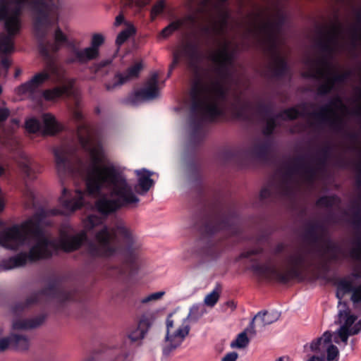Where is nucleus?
Wrapping results in <instances>:
<instances>
[{"mask_svg":"<svg viewBox=\"0 0 361 361\" xmlns=\"http://www.w3.org/2000/svg\"><path fill=\"white\" fill-rule=\"evenodd\" d=\"M349 114V108L341 97L336 95L329 104L314 111L310 118L329 127L334 132L340 133L344 129L345 120Z\"/></svg>","mask_w":361,"mask_h":361,"instance_id":"9","label":"nucleus"},{"mask_svg":"<svg viewBox=\"0 0 361 361\" xmlns=\"http://www.w3.org/2000/svg\"><path fill=\"white\" fill-rule=\"evenodd\" d=\"M276 361H285L284 360V357H279L276 360Z\"/></svg>","mask_w":361,"mask_h":361,"instance_id":"55","label":"nucleus"},{"mask_svg":"<svg viewBox=\"0 0 361 361\" xmlns=\"http://www.w3.org/2000/svg\"><path fill=\"white\" fill-rule=\"evenodd\" d=\"M316 229L308 233L311 250L298 249L289 254L283 267H278L271 259L262 261L251 259L250 269L253 274L264 279H274L286 283L292 279H301L310 269L326 271L328 262L338 260L348 255L343 248L324 237H318Z\"/></svg>","mask_w":361,"mask_h":361,"instance_id":"4","label":"nucleus"},{"mask_svg":"<svg viewBox=\"0 0 361 361\" xmlns=\"http://www.w3.org/2000/svg\"><path fill=\"white\" fill-rule=\"evenodd\" d=\"M44 317L36 316L32 318L16 317L12 322V329L16 331H25L35 329L42 324Z\"/></svg>","mask_w":361,"mask_h":361,"instance_id":"19","label":"nucleus"},{"mask_svg":"<svg viewBox=\"0 0 361 361\" xmlns=\"http://www.w3.org/2000/svg\"><path fill=\"white\" fill-rule=\"evenodd\" d=\"M338 38V34L334 32L326 41L322 42V47L323 50L327 53L333 52L337 44Z\"/></svg>","mask_w":361,"mask_h":361,"instance_id":"29","label":"nucleus"},{"mask_svg":"<svg viewBox=\"0 0 361 361\" xmlns=\"http://www.w3.org/2000/svg\"><path fill=\"white\" fill-rule=\"evenodd\" d=\"M25 128L30 133H36L41 130V124L37 119L31 118L26 121Z\"/></svg>","mask_w":361,"mask_h":361,"instance_id":"34","label":"nucleus"},{"mask_svg":"<svg viewBox=\"0 0 361 361\" xmlns=\"http://www.w3.org/2000/svg\"><path fill=\"white\" fill-rule=\"evenodd\" d=\"M24 196L27 202H26V206L27 207H30L31 206H34L35 204L32 202L34 200V192L30 188H27L24 192Z\"/></svg>","mask_w":361,"mask_h":361,"instance_id":"39","label":"nucleus"},{"mask_svg":"<svg viewBox=\"0 0 361 361\" xmlns=\"http://www.w3.org/2000/svg\"><path fill=\"white\" fill-rule=\"evenodd\" d=\"M188 20L192 24L195 23V19L192 17H188Z\"/></svg>","mask_w":361,"mask_h":361,"instance_id":"52","label":"nucleus"},{"mask_svg":"<svg viewBox=\"0 0 361 361\" xmlns=\"http://www.w3.org/2000/svg\"><path fill=\"white\" fill-rule=\"evenodd\" d=\"M315 277H316V278H319V277H320V276H319V274H315Z\"/></svg>","mask_w":361,"mask_h":361,"instance_id":"56","label":"nucleus"},{"mask_svg":"<svg viewBox=\"0 0 361 361\" xmlns=\"http://www.w3.org/2000/svg\"><path fill=\"white\" fill-rule=\"evenodd\" d=\"M75 105L72 114L79 122L76 140L63 143L54 152L59 176L85 180L87 191L76 188L72 192L63 188L59 197L63 209H42L23 222L4 229V247L11 250L29 247L28 252L4 259V269L23 267L59 250H76L87 240L88 234L94 239L87 247L92 257L111 259L122 249L131 252L140 246L126 226L109 227L105 221L109 214L122 207L137 206L140 202L137 194L145 195L153 187L154 172L135 170L137 183L134 191L125 168L108 159L100 142L83 121L78 101Z\"/></svg>","mask_w":361,"mask_h":361,"instance_id":"1","label":"nucleus"},{"mask_svg":"<svg viewBox=\"0 0 361 361\" xmlns=\"http://www.w3.org/2000/svg\"><path fill=\"white\" fill-rule=\"evenodd\" d=\"M211 67L202 77L197 75L200 54L197 47L192 42L180 45L173 53L170 71L181 61H185L197 74L192 85L190 99L184 107L190 110L188 128L192 142H200L205 135L204 128L206 121H213L225 112H231L234 116L250 119L252 106L238 97L233 102L228 100V86L233 71V58L228 44L224 41L222 45L209 54Z\"/></svg>","mask_w":361,"mask_h":361,"instance_id":"3","label":"nucleus"},{"mask_svg":"<svg viewBox=\"0 0 361 361\" xmlns=\"http://www.w3.org/2000/svg\"><path fill=\"white\" fill-rule=\"evenodd\" d=\"M238 355L235 352H231L227 353L223 358L221 361H236Z\"/></svg>","mask_w":361,"mask_h":361,"instance_id":"42","label":"nucleus"},{"mask_svg":"<svg viewBox=\"0 0 361 361\" xmlns=\"http://www.w3.org/2000/svg\"><path fill=\"white\" fill-rule=\"evenodd\" d=\"M43 128L42 131L44 134L53 135L61 129V126L57 122L55 117L49 114L42 116Z\"/></svg>","mask_w":361,"mask_h":361,"instance_id":"21","label":"nucleus"},{"mask_svg":"<svg viewBox=\"0 0 361 361\" xmlns=\"http://www.w3.org/2000/svg\"><path fill=\"white\" fill-rule=\"evenodd\" d=\"M107 351V348L106 347L102 348L100 350H98L96 353H105Z\"/></svg>","mask_w":361,"mask_h":361,"instance_id":"50","label":"nucleus"},{"mask_svg":"<svg viewBox=\"0 0 361 361\" xmlns=\"http://www.w3.org/2000/svg\"><path fill=\"white\" fill-rule=\"evenodd\" d=\"M104 40L105 37L104 35L101 33H94L91 37L90 47L99 52V48L104 44Z\"/></svg>","mask_w":361,"mask_h":361,"instance_id":"33","label":"nucleus"},{"mask_svg":"<svg viewBox=\"0 0 361 361\" xmlns=\"http://www.w3.org/2000/svg\"><path fill=\"white\" fill-rule=\"evenodd\" d=\"M186 20H178L170 23L168 26L162 30L160 33V37L166 38L170 36L173 32L180 27L185 26Z\"/></svg>","mask_w":361,"mask_h":361,"instance_id":"27","label":"nucleus"},{"mask_svg":"<svg viewBox=\"0 0 361 361\" xmlns=\"http://www.w3.org/2000/svg\"><path fill=\"white\" fill-rule=\"evenodd\" d=\"M159 96V75L157 73H153L147 79L143 87L129 95L127 102L136 106L142 102L153 100Z\"/></svg>","mask_w":361,"mask_h":361,"instance_id":"11","label":"nucleus"},{"mask_svg":"<svg viewBox=\"0 0 361 361\" xmlns=\"http://www.w3.org/2000/svg\"><path fill=\"white\" fill-rule=\"evenodd\" d=\"M279 317L280 313L276 310L260 312L252 319L247 331L252 335H255V323H256L257 327L262 329L265 326L276 322Z\"/></svg>","mask_w":361,"mask_h":361,"instance_id":"15","label":"nucleus"},{"mask_svg":"<svg viewBox=\"0 0 361 361\" xmlns=\"http://www.w3.org/2000/svg\"><path fill=\"white\" fill-rule=\"evenodd\" d=\"M123 22V17L121 15L118 16L116 18L115 25H119Z\"/></svg>","mask_w":361,"mask_h":361,"instance_id":"48","label":"nucleus"},{"mask_svg":"<svg viewBox=\"0 0 361 361\" xmlns=\"http://www.w3.org/2000/svg\"><path fill=\"white\" fill-rule=\"evenodd\" d=\"M354 114L361 116V91L357 101L356 108L354 110Z\"/></svg>","mask_w":361,"mask_h":361,"instance_id":"46","label":"nucleus"},{"mask_svg":"<svg viewBox=\"0 0 361 361\" xmlns=\"http://www.w3.org/2000/svg\"><path fill=\"white\" fill-rule=\"evenodd\" d=\"M350 222L357 229L361 230V210L355 212L350 219Z\"/></svg>","mask_w":361,"mask_h":361,"instance_id":"37","label":"nucleus"},{"mask_svg":"<svg viewBox=\"0 0 361 361\" xmlns=\"http://www.w3.org/2000/svg\"><path fill=\"white\" fill-rule=\"evenodd\" d=\"M165 3L164 0H159L157 2V4L153 6L151 11V15L152 18L154 19L157 15L161 13L164 9Z\"/></svg>","mask_w":361,"mask_h":361,"instance_id":"36","label":"nucleus"},{"mask_svg":"<svg viewBox=\"0 0 361 361\" xmlns=\"http://www.w3.org/2000/svg\"><path fill=\"white\" fill-rule=\"evenodd\" d=\"M220 1L223 2V1H225L226 0H220Z\"/></svg>","mask_w":361,"mask_h":361,"instance_id":"58","label":"nucleus"},{"mask_svg":"<svg viewBox=\"0 0 361 361\" xmlns=\"http://www.w3.org/2000/svg\"><path fill=\"white\" fill-rule=\"evenodd\" d=\"M135 32V29L133 25H128L127 27L121 31L117 38H116V44L118 45L122 44L124 42H126L133 34Z\"/></svg>","mask_w":361,"mask_h":361,"instance_id":"31","label":"nucleus"},{"mask_svg":"<svg viewBox=\"0 0 361 361\" xmlns=\"http://www.w3.org/2000/svg\"><path fill=\"white\" fill-rule=\"evenodd\" d=\"M305 65L309 69L307 77L322 80L318 91L324 94L342 86L349 77L348 73H339L338 68L322 57L307 59Z\"/></svg>","mask_w":361,"mask_h":361,"instance_id":"7","label":"nucleus"},{"mask_svg":"<svg viewBox=\"0 0 361 361\" xmlns=\"http://www.w3.org/2000/svg\"><path fill=\"white\" fill-rule=\"evenodd\" d=\"M142 68V63L141 61L135 62L133 66L129 67L126 72L123 74L118 73L115 76L113 83L106 85L108 90H113L116 87L126 83V82L136 78Z\"/></svg>","mask_w":361,"mask_h":361,"instance_id":"16","label":"nucleus"},{"mask_svg":"<svg viewBox=\"0 0 361 361\" xmlns=\"http://www.w3.org/2000/svg\"><path fill=\"white\" fill-rule=\"evenodd\" d=\"M357 168L359 171L361 172V151L359 153Z\"/></svg>","mask_w":361,"mask_h":361,"instance_id":"49","label":"nucleus"},{"mask_svg":"<svg viewBox=\"0 0 361 361\" xmlns=\"http://www.w3.org/2000/svg\"><path fill=\"white\" fill-rule=\"evenodd\" d=\"M247 334H249L250 336H255L250 334L247 329L245 331L239 334L236 338L231 343V347L240 349L245 348L249 343V338H247Z\"/></svg>","mask_w":361,"mask_h":361,"instance_id":"25","label":"nucleus"},{"mask_svg":"<svg viewBox=\"0 0 361 361\" xmlns=\"http://www.w3.org/2000/svg\"><path fill=\"white\" fill-rule=\"evenodd\" d=\"M12 347L18 350H25L29 348V338L23 334H11Z\"/></svg>","mask_w":361,"mask_h":361,"instance_id":"23","label":"nucleus"},{"mask_svg":"<svg viewBox=\"0 0 361 361\" xmlns=\"http://www.w3.org/2000/svg\"><path fill=\"white\" fill-rule=\"evenodd\" d=\"M156 316L154 312H146L143 314L138 324L146 332L148 331L154 322L155 321Z\"/></svg>","mask_w":361,"mask_h":361,"instance_id":"28","label":"nucleus"},{"mask_svg":"<svg viewBox=\"0 0 361 361\" xmlns=\"http://www.w3.org/2000/svg\"><path fill=\"white\" fill-rule=\"evenodd\" d=\"M99 55V52L90 46L83 49L73 47L67 62L85 63L97 59Z\"/></svg>","mask_w":361,"mask_h":361,"instance_id":"17","label":"nucleus"},{"mask_svg":"<svg viewBox=\"0 0 361 361\" xmlns=\"http://www.w3.org/2000/svg\"><path fill=\"white\" fill-rule=\"evenodd\" d=\"M165 295L164 291H159L149 294L147 296L142 298L140 300L141 303L146 304L150 302L157 301L160 300Z\"/></svg>","mask_w":361,"mask_h":361,"instance_id":"35","label":"nucleus"},{"mask_svg":"<svg viewBox=\"0 0 361 361\" xmlns=\"http://www.w3.org/2000/svg\"><path fill=\"white\" fill-rule=\"evenodd\" d=\"M1 65L5 68L8 69V67L10 66V65H11V61H10V60L8 58H4L1 60Z\"/></svg>","mask_w":361,"mask_h":361,"instance_id":"47","label":"nucleus"},{"mask_svg":"<svg viewBox=\"0 0 361 361\" xmlns=\"http://www.w3.org/2000/svg\"><path fill=\"white\" fill-rule=\"evenodd\" d=\"M19 121L13 118L11 121L8 128L0 129V142L7 144L13 138V133L18 128Z\"/></svg>","mask_w":361,"mask_h":361,"instance_id":"22","label":"nucleus"},{"mask_svg":"<svg viewBox=\"0 0 361 361\" xmlns=\"http://www.w3.org/2000/svg\"><path fill=\"white\" fill-rule=\"evenodd\" d=\"M314 172L309 167L288 169L279 174L273 183L263 188L260 192L262 199L276 197H291L303 184L313 182Z\"/></svg>","mask_w":361,"mask_h":361,"instance_id":"6","label":"nucleus"},{"mask_svg":"<svg viewBox=\"0 0 361 361\" xmlns=\"http://www.w3.org/2000/svg\"><path fill=\"white\" fill-rule=\"evenodd\" d=\"M221 292V288L217 284L212 292L205 295L204 298V305L213 307L219 301Z\"/></svg>","mask_w":361,"mask_h":361,"instance_id":"24","label":"nucleus"},{"mask_svg":"<svg viewBox=\"0 0 361 361\" xmlns=\"http://www.w3.org/2000/svg\"><path fill=\"white\" fill-rule=\"evenodd\" d=\"M336 297L339 300L338 322L341 326L333 335L326 331L311 343V350L322 357L312 356L307 361H324L325 353L328 361L334 360L338 350L332 344V337L335 343L341 341L346 345L349 336L357 334L361 329V274L355 271L341 279L337 283Z\"/></svg>","mask_w":361,"mask_h":361,"instance_id":"5","label":"nucleus"},{"mask_svg":"<svg viewBox=\"0 0 361 361\" xmlns=\"http://www.w3.org/2000/svg\"><path fill=\"white\" fill-rule=\"evenodd\" d=\"M197 310V307H192L187 317L183 319L180 324H175L171 316L167 318L166 322V335L162 343L164 355H170L183 343L190 331L189 319L192 317V314Z\"/></svg>","mask_w":361,"mask_h":361,"instance_id":"10","label":"nucleus"},{"mask_svg":"<svg viewBox=\"0 0 361 361\" xmlns=\"http://www.w3.org/2000/svg\"><path fill=\"white\" fill-rule=\"evenodd\" d=\"M32 10L35 15V30L40 39V51L49 60L44 71L35 74L29 81L16 89L19 95H25L37 102L56 101L63 95L75 96L74 80L66 77L63 68L51 59V55L60 49L67 42V37L56 26L54 42L44 41L51 27L59 22L57 6L54 0H0V20H4L7 35H0V54L14 51L13 37L20 29V15L23 8Z\"/></svg>","mask_w":361,"mask_h":361,"instance_id":"2","label":"nucleus"},{"mask_svg":"<svg viewBox=\"0 0 361 361\" xmlns=\"http://www.w3.org/2000/svg\"><path fill=\"white\" fill-rule=\"evenodd\" d=\"M4 171V168L1 166H0V176L3 174Z\"/></svg>","mask_w":361,"mask_h":361,"instance_id":"54","label":"nucleus"},{"mask_svg":"<svg viewBox=\"0 0 361 361\" xmlns=\"http://www.w3.org/2000/svg\"><path fill=\"white\" fill-rule=\"evenodd\" d=\"M42 295H47L53 298H56L60 301H65L71 298L69 293H68L66 291L62 290L59 286H53L42 293H32L27 298L25 302L16 303L13 307V312L15 314H18L19 312L23 311L26 307H28L29 306L37 302Z\"/></svg>","mask_w":361,"mask_h":361,"instance_id":"12","label":"nucleus"},{"mask_svg":"<svg viewBox=\"0 0 361 361\" xmlns=\"http://www.w3.org/2000/svg\"><path fill=\"white\" fill-rule=\"evenodd\" d=\"M19 165L26 180H34L39 173L37 165L33 163L27 156L22 158Z\"/></svg>","mask_w":361,"mask_h":361,"instance_id":"20","label":"nucleus"},{"mask_svg":"<svg viewBox=\"0 0 361 361\" xmlns=\"http://www.w3.org/2000/svg\"><path fill=\"white\" fill-rule=\"evenodd\" d=\"M110 63H111V60H109V59L103 60L94 66V71L96 72H97L101 68L109 66Z\"/></svg>","mask_w":361,"mask_h":361,"instance_id":"41","label":"nucleus"},{"mask_svg":"<svg viewBox=\"0 0 361 361\" xmlns=\"http://www.w3.org/2000/svg\"><path fill=\"white\" fill-rule=\"evenodd\" d=\"M348 255L353 259L361 261V235L353 240Z\"/></svg>","mask_w":361,"mask_h":361,"instance_id":"26","label":"nucleus"},{"mask_svg":"<svg viewBox=\"0 0 361 361\" xmlns=\"http://www.w3.org/2000/svg\"><path fill=\"white\" fill-rule=\"evenodd\" d=\"M268 142L262 139L256 138L248 142L240 151L242 158L252 161L264 157L268 152Z\"/></svg>","mask_w":361,"mask_h":361,"instance_id":"13","label":"nucleus"},{"mask_svg":"<svg viewBox=\"0 0 361 361\" xmlns=\"http://www.w3.org/2000/svg\"><path fill=\"white\" fill-rule=\"evenodd\" d=\"M112 361H129L128 355L126 352L121 350Z\"/></svg>","mask_w":361,"mask_h":361,"instance_id":"43","label":"nucleus"},{"mask_svg":"<svg viewBox=\"0 0 361 361\" xmlns=\"http://www.w3.org/2000/svg\"><path fill=\"white\" fill-rule=\"evenodd\" d=\"M2 92V89H1V87L0 86V94Z\"/></svg>","mask_w":361,"mask_h":361,"instance_id":"57","label":"nucleus"},{"mask_svg":"<svg viewBox=\"0 0 361 361\" xmlns=\"http://www.w3.org/2000/svg\"><path fill=\"white\" fill-rule=\"evenodd\" d=\"M259 251L257 250H251L247 252H245L241 254L240 256V258H250L252 256L257 255Z\"/></svg>","mask_w":361,"mask_h":361,"instance_id":"45","label":"nucleus"},{"mask_svg":"<svg viewBox=\"0 0 361 361\" xmlns=\"http://www.w3.org/2000/svg\"><path fill=\"white\" fill-rule=\"evenodd\" d=\"M262 43L270 54L271 66L275 75H284L288 68L285 52L281 47L280 27L279 25L267 23L261 27Z\"/></svg>","mask_w":361,"mask_h":361,"instance_id":"8","label":"nucleus"},{"mask_svg":"<svg viewBox=\"0 0 361 361\" xmlns=\"http://www.w3.org/2000/svg\"><path fill=\"white\" fill-rule=\"evenodd\" d=\"M12 338L11 334L8 337L3 338L0 339V350L4 351L8 348V346H12Z\"/></svg>","mask_w":361,"mask_h":361,"instance_id":"40","label":"nucleus"},{"mask_svg":"<svg viewBox=\"0 0 361 361\" xmlns=\"http://www.w3.org/2000/svg\"><path fill=\"white\" fill-rule=\"evenodd\" d=\"M237 304L234 300H228L221 306V311L224 312H233L235 310Z\"/></svg>","mask_w":361,"mask_h":361,"instance_id":"38","label":"nucleus"},{"mask_svg":"<svg viewBox=\"0 0 361 361\" xmlns=\"http://www.w3.org/2000/svg\"><path fill=\"white\" fill-rule=\"evenodd\" d=\"M146 334L147 332L138 324L137 327L130 331L128 338L132 341H137L142 339Z\"/></svg>","mask_w":361,"mask_h":361,"instance_id":"32","label":"nucleus"},{"mask_svg":"<svg viewBox=\"0 0 361 361\" xmlns=\"http://www.w3.org/2000/svg\"><path fill=\"white\" fill-rule=\"evenodd\" d=\"M10 114V111L6 107H0V121L6 120Z\"/></svg>","mask_w":361,"mask_h":361,"instance_id":"44","label":"nucleus"},{"mask_svg":"<svg viewBox=\"0 0 361 361\" xmlns=\"http://www.w3.org/2000/svg\"><path fill=\"white\" fill-rule=\"evenodd\" d=\"M227 27V18L226 15L219 19H212L202 28L203 33L208 37L213 38L224 34Z\"/></svg>","mask_w":361,"mask_h":361,"instance_id":"18","label":"nucleus"},{"mask_svg":"<svg viewBox=\"0 0 361 361\" xmlns=\"http://www.w3.org/2000/svg\"><path fill=\"white\" fill-rule=\"evenodd\" d=\"M339 203V200L335 196H325L318 200L317 204L319 207H325L331 208L336 206Z\"/></svg>","mask_w":361,"mask_h":361,"instance_id":"30","label":"nucleus"},{"mask_svg":"<svg viewBox=\"0 0 361 361\" xmlns=\"http://www.w3.org/2000/svg\"><path fill=\"white\" fill-rule=\"evenodd\" d=\"M306 111L303 107L291 108L281 112L278 116L275 117L272 114H268L266 118V126L264 129V133L267 135H270L275 126L277 121L281 119H294L300 116H305Z\"/></svg>","mask_w":361,"mask_h":361,"instance_id":"14","label":"nucleus"},{"mask_svg":"<svg viewBox=\"0 0 361 361\" xmlns=\"http://www.w3.org/2000/svg\"><path fill=\"white\" fill-rule=\"evenodd\" d=\"M283 247L282 245H279L277 247H276V252H281L282 250H283Z\"/></svg>","mask_w":361,"mask_h":361,"instance_id":"51","label":"nucleus"},{"mask_svg":"<svg viewBox=\"0 0 361 361\" xmlns=\"http://www.w3.org/2000/svg\"><path fill=\"white\" fill-rule=\"evenodd\" d=\"M147 3H148V1H146V0H141L140 4H141L142 6H145V5H146Z\"/></svg>","mask_w":361,"mask_h":361,"instance_id":"53","label":"nucleus"}]
</instances>
